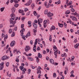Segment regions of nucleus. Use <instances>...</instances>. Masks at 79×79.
Returning a JSON list of instances; mask_svg holds the SVG:
<instances>
[{"instance_id":"nucleus-63","label":"nucleus","mask_w":79,"mask_h":79,"mask_svg":"<svg viewBox=\"0 0 79 79\" xmlns=\"http://www.w3.org/2000/svg\"><path fill=\"white\" fill-rule=\"evenodd\" d=\"M36 50H40V47H38V48H37Z\"/></svg>"},{"instance_id":"nucleus-49","label":"nucleus","mask_w":79,"mask_h":79,"mask_svg":"<svg viewBox=\"0 0 79 79\" xmlns=\"http://www.w3.org/2000/svg\"><path fill=\"white\" fill-rule=\"evenodd\" d=\"M27 35H28L29 37L31 36V34H30V32H28L27 34Z\"/></svg>"},{"instance_id":"nucleus-51","label":"nucleus","mask_w":79,"mask_h":79,"mask_svg":"<svg viewBox=\"0 0 79 79\" xmlns=\"http://www.w3.org/2000/svg\"><path fill=\"white\" fill-rule=\"evenodd\" d=\"M9 62H8L6 63V66L7 67L9 66Z\"/></svg>"},{"instance_id":"nucleus-24","label":"nucleus","mask_w":79,"mask_h":79,"mask_svg":"<svg viewBox=\"0 0 79 79\" xmlns=\"http://www.w3.org/2000/svg\"><path fill=\"white\" fill-rule=\"evenodd\" d=\"M28 59V60H29L30 61H33V58L31 57H29Z\"/></svg>"},{"instance_id":"nucleus-36","label":"nucleus","mask_w":79,"mask_h":79,"mask_svg":"<svg viewBox=\"0 0 79 79\" xmlns=\"http://www.w3.org/2000/svg\"><path fill=\"white\" fill-rule=\"evenodd\" d=\"M64 27H65V28H66V27H66L67 26V24L66 23H65V22L64 23Z\"/></svg>"},{"instance_id":"nucleus-3","label":"nucleus","mask_w":79,"mask_h":79,"mask_svg":"<svg viewBox=\"0 0 79 79\" xmlns=\"http://www.w3.org/2000/svg\"><path fill=\"white\" fill-rule=\"evenodd\" d=\"M60 54V51L58 50H56L55 52H54V55L55 56V58H57V54Z\"/></svg>"},{"instance_id":"nucleus-31","label":"nucleus","mask_w":79,"mask_h":79,"mask_svg":"<svg viewBox=\"0 0 79 79\" xmlns=\"http://www.w3.org/2000/svg\"><path fill=\"white\" fill-rule=\"evenodd\" d=\"M48 13V10H45L44 11L45 15H47Z\"/></svg>"},{"instance_id":"nucleus-6","label":"nucleus","mask_w":79,"mask_h":79,"mask_svg":"<svg viewBox=\"0 0 79 79\" xmlns=\"http://www.w3.org/2000/svg\"><path fill=\"white\" fill-rule=\"evenodd\" d=\"M15 45V41H13L10 44V46L12 47H13V46H14V45Z\"/></svg>"},{"instance_id":"nucleus-17","label":"nucleus","mask_w":79,"mask_h":79,"mask_svg":"<svg viewBox=\"0 0 79 79\" xmlns=\"http://www.w3.org/2000/svg\"><path fill=\"white\" fill-rule=\"evenodd\" d=\"M58 24L59 26H60V27H63V24L60 23H58Z\"/></svg>"},{"instance_id":"nucleus-27","label":"nucleus","mask_w":79,"mask_h":79,"mask_svg":"<svg viewBox=\"0 0 79 79\" xmlns=\"http://www.w3.org/2000/svg\"><path fill=\"white\" fill-rule=\"evenodd\" d=\"M4 9H5V8L4 7H2L0 9L1 11V12H2V11H4Z\"/></svg>"},{"instance_id":"nucleus-46","label":"nucleus","mask_w":79,"mask_h":79,"mask_svg":"<svg viewBox=\"0 0 79 79\" xmlns=\"http://www.w3.org/2000/svg\"><path fill=\"white\" fill-rule=\"evenodd\" d=\"M33 13H34L35 16H36V15H37V12H36V11H34L33 12Z\"/></svg>"},{"instance_id":"nucleus-29","label":"nucleus","mask_w":79,"mask_h":79,"mask_svg":"<svg viewBox=\"0 0 79 79\" xmlns=\"http://www.w3.org/2000/svg\"><path fill=\"white\" fill-rule=\"evenodd\" d=\"M53 77L55 78L56 77V73H53Z\"/></svg>"},{"instance_id":"nucleus-37","label":"nucleus","mask_w":79,"mask_h":79,"mask_svg":"<svg viewBox=\"0 0 79 79\" xmlns=\"http://www.w3.org/2000/svg\"><path fill=\"white\" fill-rule=\"evenodd\" d=\"M30 13H31V12L30 11H29L27 13L26 15H27V16H29V15H30Z\"/></svg>"},{"instance_id":"nucleus-35","label":"nucleus","mask_w":79,"mask_h":79,"mask_svg":"<svg viewBox=\"0 0 79 79\" xmlns=\"http://www.w3.org/2000/svg\"><path fill=\"white\" fill-rule=\"evenodd\" d=\"M11 32H12V30L11 29H10L9 31V33L11 34Z\"/></svg>"},{"instance_id":"nucleus-42","label":"nucleus","mask_w":79,"mask_h":79,"mask_svg":"<svg viewBox=\"0 0 79 79\" xmlns=\"http://www.w3.org/2000/svg\"><path fill=\"white\" fill-rule=\"evenodd\" d=\"M10 56H11V57L13 56V53H11V51H10Z\"/></svg>"},{"instance_id":"nucleus-50","label":"nucleus","mask_w":79,"mask_h":79,"mask_svg":"<svg viewBox=\"0 0 79 79\" xmlns=\"http://www.w3.org/2000/svg\"><path fill=\"white\" fill-rule=\"evenodd\" d=\"M3 27V24H0V29H2Z\"/></svg>"},{"instance_id":"nucleus-11","label":"nucleus","mask_w":79,"mask_h":79,"mask_svg":"<svg viewBox=\"0 0 79 79\" xmlns=\"http://www.w3.org/2000/svg\"><path fill=\"white\" fill-rule=\"evenodd\" d=\"M12 13H15L16 11V8L15 7H13L11 9Z\"/></svg>"},{"instance_id":"nucleus-7","label":"nucleus","mask_w":79,"mask_h":79,"mask_svg":"<svg viewBox=\"0 0 79 79\" xmlns=\"http://www.w3.org/2000/svg\"><path fill=\"white\" fill-rule=\"evenodd\" d=\"M38 24H40V23H42V19H39L38 20Z\"/></svg>"},{"instance_id":"nucleus-19","label":"nucleus","mask_w":79,"mask_h":79,"mask_svg":"<svg viewBox=\"0 0 79 79\" xmlns=\"http://www.w3.org/2000/svg\"><path fill=\"white\" fill-rule=\"evenodd\" d=\"M38 56L39 58H42V54L40 53H38Z\"/></svg>"},{"instance_id":"nucleus-64","label":"nucleus","mask_w":79,"mask_h":79,"mask_svg":"<svg viewBox=\"0 0 79 79\" xmlns=\"http://www.w3.org/2000/svg\"><path fill=\"white\" fill-rule=\"evenodd\" d=\"M24 27V24H22L21 25V28H23Z\"/></svg>"},{"instance_id":"nucleus-14","label":"nucleus","mask_w":79,"mask_h":79,"mask_svg":"<svg viewBox=\"0 0 79 79\" xmlns=\"http://www.w3.org/2000/svg\"><path fill=\"white\" fill-rule=\"evenodd\" d=\"M53 47L54 51H55L57 50V48H56V47L55 46H53Z\"/></svg>"},{"instance_id":"nucleus-53","label":"nucleus","mask_w":79,"mask_h":79,"mask_svg":"<svg viewBox=\"0 0 79 79\" xmlns=\"http://www.w3.org/2000/svg\"><path fill=\"white\" fill-rule=\"evenodd\" d=\"M17 51V49H15L13 51V53H15V52H16Z\"/></svg>"},{"instance_id":"nucleus-2","label":"nucleus","mask_w":79,"mask_h":79,"mask_svg":"<svg viewBox=\"0 0 79 79\" xmlns=\"http://www.w3.org/2000/svg\"><path fill=\"white\" fill-rule=\"evenodd\" d=\"M9 58L10 57L6 56H5L1 58V60L3 61H5V60H8V59H9Z\"/></svg>"},{"instance_id":"nucleus-38","label":"nucleus","mask_w":79,"mask_h":79,"mask_svg":"<svg viewBox=\"0 0 79 79\" xmlns=\"http://www.w3.org/2000/svg\"><path fill=\"white\" fill-rule=\"evenodd\" d=\"M4 68V67L3 66H0V70H2L3 68Z\"/></svg>"},{"instance_id":"nucleus-12","label":"nucleus","mask_w":79,"mask_h":79,"mask_svg":"<svg viewBox=\"0 0 79 79\" xmlns=\"http://www.w3.org/2000/svg\"><path fill=\"white\" fill-rule=\"evenodd\" d=\"M72 19L73 20V21H77V18H76L74 16L72 17Z\"/></svg>"},{"instance_id":"nucleus-1","label":"nucleus","mask_w":79,"mask_h":79,"mask_svg":"<svg viewBox=\"0 0 79 79\" xmlns=\"http://www.w3.org/2000/svg\"><path fill=\"white\" fill-rule=\"evenodd\" d=\"M10 16L12 17V18L10 19V24H11L12 25L11 26H10V27H14V26H15V24L16 23V21H14V19H15V18H16V16H15V15L14 13H12L11 14Z\"/></svg>"},{"instance_id":"nucleus-28","label":"nucleus","mask_w":79,"mask_h":79,"mask_svg":"<svg viewBox=\"0 0 79 79\" xmlns=\"http://www.w3.org/2000/svg\"><path fill=\"white\" fill-rule=\"evenodd\" d=\"M37 39H36L35 40V43L34 44V45H36L37 44Z\"/></svg>"},{"instance_id":"nucleus-45","label":"nucleus","mask_w":79,"mask_h":79,"mask_svg":"<svg viewBox=\"0 0 79 79\" xmlns=\"http://www.w3.org/2000/svg\"><path fill=\"white\" fill-rule=\"evenodd\" d=\"M19 53H21V52H20V51H18L17 50L16 54H18Z\"/></svg>"},{"instance_id":"nucleus-41","label":"nucleus","mask_w":79,"mask_h":79,"mask_svg":"<svg viewBox=\"0 0 79 79\" xmlns=\"http://www.w3.org/2000/svg\"><path fill=\"white\" fill-rule=\"evenodd\" d=\"M31 6V7H32V8H34V7L35 6V5L34 3H33V4H32Z\"/></svg>"},{"instance_id":"nucleus-52","label":"nucleus","mask_w":79,"mask_h":79,"mask_svg":"<svg viewBox=\"0 0 79 79\" xmlns=\"http://www.w3.org/2000/svg\"><path fill=\"white\" fill-rule=\"evenodd\" d=\"M36 60H37L36 61L37 63H39V59L38 57H37L36 58Z\"/></svg>"},{"instance_id":"nucleus-13","label":"nucleus","mask_w":79,"mask_h":79,"mask_svg":"<svg viewBox=\"0 0 79 79\" xmlns=\"http://www.w3.org/2000/svg\"><path fill=\"white\" fill-rule=\"evenodd\" d=\"M19 68L21 71H23V70H24V69H26V68H24V67H23L22 66H20Z\"/></svg>"},{"instance_id":"nucleus-21","label":"nucleus","mask_w":79,"mask_h":79,"mask_svg":"<svg viewBox=\"0 0 79 79\" xmlns=\"http://www.w3.org/2000/svg\"><path fill=\"white\" fill-rule=\"evenodd\" d=\"M19 12L20 13H23V12H24V11L23 10H21V9H19Z\"/></svg>"},{"instance_id":"nucleus-26","label":"nucleus","mask_w":79,"mask_h":79,"mask_svg":"<svg viewBox=\"0 0 79 79\" xmlns=\"http://www.w3.org/2000/svg\"><path fill=\"white\" fill-rule=\"evenodd\" d=\"M20 32L21 33V36H23V34H24V32L22 30H21L20 31Z\"/></svg>"},{"instance_id":"nucleus-10","label":"nucleus","mask_w":79,"mask_h":79,"mask_svg":"<svg viewBox=\"0 0 79 79\" xmlns=\"http://www.w3.org/2000/svg\"><path fill=\"white\" fill-rule=\"evenodd\" d=\"M50 61L51 63L53 64H55V63L54 62V60L52 59H50Z\"/></svg>"},{"instance_id":"nucleus-5","label":"nucleus","mask_w":79,"mask_h":79,"mask_svg":"<svg viewBox=\"0 0 79 79\" xmlns=\"http://www.w3.org/2000/svg\"><path fill=\"white\" fill-rule=\"evenodd\" d=\"M47 16H48V17H52V16H53V14L52 13H51L50 12H49L48 13Z\"/></svg>"},{"instance_id":"nucleus-61","label":"nucleus","mask_w":79,"mask_h":79,"mask_svg":"<svg viewBox=\"0 0 79 79\" xmlns=\"http://www.w3.org/2000/svg\"><path fill=\"white\" fill-rule=\"evenodd\" d=\"M21 65L23 67V66H24V65H25L23 63H22V64H21Z\"/></svg>"},{"instance_id":"nucleus-33","label":"nucleus","mask_w":79,"mask_h":79,"mask_svg":"<svg viewBox=\"0 0 79 79\" xmlns=\"http://www.w3.org/2000/svg\"><path fill=\"white\" fill-rule=\"evenodd\" d=\"M26 37V36L25 35H23L22 36V38L24 40H26V39L25 38Z\"/></svg>"},{"instance_id":"nucleus-39","label":"nucleus","mask_w":79,"mask_h":79,"mask_svg":"<svg viewBox=\"0 0 79 79\" xmlns=\"http://www.w3.org/2000/svg\"><path fill=\"white\" fill-rule=\"evenodd\" d=\"M25 5H26V6H29V5H30L29 4V3L27 2L25 4Z\"/></svg>"},{"instance_id":"nucleus-4","label":"nucleus","mask_w":79,"mask_h":79,"mask_svg":"<svg viewBox=\"0 0 79 79\" xmlns=\"http://www.w3.org/2000/svg\"><path fill=\"white\" fill-rule=\"evenodd\" d=\"M30 50V47L28 46H27L26 48H25V50L26 52H27L29 50Z\"/></svg>"},{"instance_id":"nucleus-16","label":"nucleus","mask_w":79,"mask_h":79,"mask_svg":"<svg viewBox=\"0 0 79 79\" xmlns=\"http://www.w3.org/2000/svg\"><path fill=\"white\" fill-rule=\"evenodd\" d=\"M52 35H50L49 36V40L50 41V42H52Z\"/></svg>"},{"instance_id":"nucleus-44","label":"nucleus","mask_w":79,"mask_h":79,"mask_svg":"<svg viewBox=\"0 0 79 79\" xmlns=\"http://www.w3.org/2000/svg\"><path fill=\"white\" fill-rule=\"evenodd\" d=\"M28 9L27 8H25L24 9V11L25 12H27V11H28Z\"/></svg>"},{"instance_id":"nucleus-60","label":"nucleus","mask_w":79,"mask_h":79,"mask_svg":"<svg viewBox=\"0 0 79 79\" xmlns=\"http://www.w3.org/2000/svg\"><path fill=\"white\" fill-rule=\"evenodd\" d=\"M71 74H74V70H73L71 72Z\"/></svg>"},{"instance_id":"nucleus-43","label":"nucleus","mask_w":79,"mask_h":79,"mask_svg":"<svg viewBox=\"0 0 79 79\" xmlns=\"http://www.w3.org/2000/svg\"><path fill=\"white\" fill-rule=\"evenodd\" d=\"M14 6L15 7H16V8H17L18 6H19V4H16L14 5Z\"/></svg>"},{"instance_id":"nucleus-57","label":"nucleus","mask_w":79,"mask_h":79,"mask_svg":"<svg viewBox=\"0 0 79 79\" xmlns=\"http://www.w3.org/2000/svg\"><path fill=\"white\" fill-rule=\"evenodd\" d=\"M4 36H5V34H4L3 33H2V37L3 38V37H4Z\"/></svg>"},{"instance_id":"nucleus-59","label":"nucleus","mask_w":79,"mask_h":79,"mask_svg":"<svg viewBox=\"0 0 79 79\" xmlns=\"http://www.w3.org/2000/svg\"><path fill=\"white\" fill-rule=\"evenodd\" d=\"M71 11H72V12H74V9L73 8H72L71 9Z\"/></svg>"},{"instance_id":"nucleus-56","label":"nucleus","mask_w":79,"mask_h":79,"mask_svg":"<svg viewBox=\"0 0 79 79\" xmlns=\"http://www.w3.org/2000/svg\"><path fill=\"white\" fill-rule=\"evenodd\" d=\"M34 22L35 23H36V24L38 23V21L37 20H34Z\"/></svg>"},{"instance_id":"nucleus-54","label":"nucleus","mask_w":79,"mask_h":79,"mask_svg":"<svg viewBox=\"0 0 79 79\" xmlns=\"http://www.w3.org/2000/svg\"><path fill=\"white\" fill-rule=\"evenodd\" d=\"M28 24L29 25H30V24H31V22L30 21H29L28 22Z\"/></svg>"},{"instance_id":"nucleus-55","label":"nucleus","mask_w":79,"mask_h":79,"mask_svg":"<svg viewBox=\"0 0 79 79\" xmlns=\"http://www.w3.org/2000/svg\"><path fill=\"white\" fill-rule=\"evenodd\" d=\"M46 23H47V21L45 20L44 21V24H46Z\"/></svg>"},{"instance_id":"nucleus-30","label":"nucleus","mask_w":79,"mask_h":79,"mask_svg":"<svg viewBox=\"0 0 79 79\" xmlns=\"http://www.w3.org/2000/svg\"><path fill=\"white\" fill-rule=\"evenodd\" d=\"M37 71H38V72H39V73L40 74H41V70H39V69L37 68Z\"/></svg>"},{"instance_id":"nucleus-18","label":"nucleus","mask_w":79,"mask_h":79,"mask_svg":"<svg viewBox=\"0 0 79 79\" xmlns=\"http://www.w3.org/2000/svg\"><path fill=\"white\" fill-rule=\"evenodd\" d=\"M65 4L68 6V4H69V0H66L65 1Z\"/></svg>"},{"instance_id":"nucleus-32","label":"nucleus","mask_w":79,"mask_h":79,"mask_svg":"<svg viewBox=\"0 0 79 79\" xmlns=\"http://www.w3.org/2000/svg\"><path fill=\"white\" fill-rule=\"evenodd\" d=\"M15 35V32H13V34L11 35V37H14Z\"/></svg>"},{"instance_id":"nucleus-48","label":"nucleus","mask_w":79,"mask_h":79,"mask_svg":"<svg viewBox=\"0 0 79 79\" xmlns=\"http://www.w3.org/2000/svg\"><path fill=\"white\" fill-rule=\"evenodd\" d=\"M44 6H47V2H45L44 3Z\"/></svg>"},{"instance_id":"nucleus-62","label":"nucleus","mask_w":79,"mask_h":79,"mask_svg":"<svg viewBox=\"0 0 79 79\" xmlns=\"http://www.w3.org/2000/svg\"><path fill=\"white\" fill-rule=\"evenodd\" d=\"M61 2V1L60 0H59L57 2V5H58L59 4H60V2Z\"/></svg>"},{"instance_id":"nucleus-15","label":"nucleus","mask_w":79,"mask_h":79,"mask_svg":"<svg viewBox=\"0 0 79 79\" xmlns=\"http://www.w3.org/2000/svg\"><path fill=\"white\" fill-rule=\"evenodd\" d=\"M7 38H8V35H6L4 37V41H6V39H7Z\"/></svg>"},{"instance_id":"nucleus-9","label":"nucleus","mask_w":79,"mask_h":79,"mask_svg":"<svg viewBox=\"0 0 79 79\" xmlns=\"http://www.w3.org/2000/svg\"><path fill=\"white\" fill-rule=\"evenodd\" d=\"M55 27L54 26H52L50 29V31H52L55 30Z\"/></svg>"},{"instance_id":"nucleus-25","label":"nucleus","mask_w":79,"mask_h":79,"mask_svg":"<svg viewBox=\"0 0 79 79\" xmlns=\"http://www.w3.org/2000/svg\"><path fill=\"white\" fill-rule=\"evenodd\" d=\"M79 46V44H76V45L74 46V47L75 48H78V46Z\"/></svg>"},{"instance_id":"nucleus-47","label":"nucleus","mask_w":79,"mask_h":79,"mask_svg":"<svg viewBox=\"0 0 79 79\" xmlns=\"http://www.w3.org/2000/svg\"><path fill=\"white\" fill-rule=\"evenodd\" d=\"M3 64H4V63L3 62L1 64V66H3L4 67V66H3Z\"/></svg>"},{"instance_id":"nucleus-34","label":"nucleus","mask_w":79,"mask_h":79,"mask_svg":"<svg viewBox=\"0 0 79 79\" xmlns=\"http://www.w3.org/2000/svg\"><path fill=\"white\" fill-rule=\"evenodd\" d=\"M32 1L31 0H30L28 2L29 3L30 5H31V3H32Z\"/></svg>"},{"instance_id":"nucleus-23","label":"nucleus","mask_w":79,"mask_h":79,"mask_svg":"<svg viewBox=\"0 0 79 79\" xmlns=\"http://www.w3.org/2000/svg\"><path fill=\"white\" fill-rule=\"evenodd\" d=\"M72 3H73V2L71 1H69V3L68 6L71 5H72Z\"/></svg>"},{"instance_id":"nucleus-8","label":"nucleus","mask_w":79,"mask_h":79,"mask_svg":"<svg viewBox=\"0 0 79 79\" xmlns=\"http://www.w3.org/2000/svg\"><path fill=\"white\" fill-rule=\"evenodd\" d=\"M33 27L35 28L36 29L37 28V24H35V23L34 22L33 23Z\"/></svg>"},{"instance_id":"nucleus-40","label":"nucleus","mask_w":79,"mask_h":79,"mask_svg":"<svg viewBox=\"0 0 79 79\" xmlns=\"http://www.w3.org/2000/svg\"><path fill=\"white\" fill-rule=\"evenodd\" d=\"M14 2H15V3H18V0H15L14 1Z\"/></svg>"},{"instance_id":"nucleus-22","label":"nucleus","mask_w":79,"mask_h":79,"mask_svg":"<svg viewBox=\"0 0 79 79\" xmlns=\"http://www.w3.org/2000/svg\"><path fill=\"white\" fill-rule=\"evenodd\" d=\"M70 13V10H67V11H66L65 12V14H68L69 15Z\"/></svg>"},{"instance_id":"nucleus-58","label":"nucleus","mask_w":79,"mask_h":79,"mask_svg":"<svg viewBox=\"0 0 79 79\" xmlns=\"http://www.w3.org/2000/svg\"><path fill=\"white\" fill-rule=\"evenodd\" d=\"M31 69H29L28 72V74H30V73H31Z\"/></svg>"},{"instance_id":"nucleus-20","label":"nucleus","mask_w":79,"mask_h":79,"mask_svg":"<svg viewBox=\"0 0 79 79\" xmlns=\"http://www.w3.org/2000/svg\"><path fill=\"white\" fill-rule=\"evenodd\" d=\"M22 73L23 74H25L26 73V69H24V70H22Z\"/></svg>"}]
</instances>
